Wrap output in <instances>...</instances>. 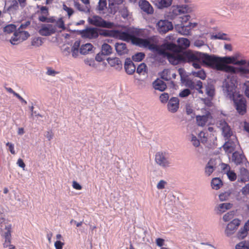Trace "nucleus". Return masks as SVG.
Masks as SVG:
<instances>
[{
  "label": "nucleus",
  "instance_id": "obj_2",
  "mask_svg": "<svg viewBox=\"0 0 249 249\" xmlns=\"http://www.w3.org/2000/svg\"><path fill=\"white\" fill-rule=\"evenodd\" d=\"M163 48L170 52L160 51V53L167 56L169 62L173 65L183 63V51H181L180 47L173 43H167L163 44Z\"/></svg>",
  "mask_w": 249,
  "mask_h": 249
},
{
  "label": "nucleus",
  "instance_id": "obj_60",
  "mask_svg": "<svg viewBox=\"0 0 249 249\" xmlns=\"http://www.w3.org/2000/svg\"><path fill=\"white\" fill-rule=\"evenodd\" d=\"M63 9L67 12L69 18H70L74 13V11L71 8L67 6L65 4L63 5Z\"/></svg>",
  "mask_w": 249,
  "mask_h": 249
},
{
  "label": "nucleus",
  "instance_id": "obj_57",
  "mask_svg": "<svg viewBox=\"0 0 249 249\" xmlns=\"http://www.w3.org/2000/svg\"><path fill=\"white\" fill-rule=\"evenodd\" d=\"M169 98V94L167 93L161 94L160 97V101L162 103H165L167 102Z\"/></svg>",
  "mask_w": 249,
  "mask_h": 249
},
{
  "label": "nucleus",
  "instance_id": "obj_48",
  "mask_svg": "<svg viewBox=\"0 0 249 249\" xmlns=\"http://www.w3.org/2000/svg\"><path fill=\"white\" fill-rule=\"evenodd\" d=\"M236 249H249V243L246 241H242L237 244Z\"/></svg>",
  "mask_w": 249,
  "mask_h": 249
},
{
  "label": "nucleus",
  "instance_id": "obj_53",
  "mask_svg": "<svg viewBox=\"0 0 249 249\" xmlns=\"http://www.w3.org/2000/svg\"><path fill=\"white\" fill-rule=\"evenodd\" d=\"M191 142H192V144L196 147H198L200 145L199 140L194 135H192L191 136Z\"/></svg>",
  "mask_w": 249,
  "mask_h": 249
},
{
  "label": "nucleus",
  "instance_id": "obj_54",
  "mask_svg": "<svg viewBox=\"0 0 249 249\" xmlns=\"http://www.w3.org/2000/svg\"><path fill=\"white\" fill-rule=\"evenodd\" d=\"M47 16L45 15H42L38 17V20L42 22H53V20L51 18H48L47 17Z\"/></svg>",
  "mask_w": 249,
  "mask_h": 249
},
{
  "label": "nucleus",
  "instance_id": "obj_15",
  "mask_svg": "<svg viewBox=\"0 0 249 249\" xmlns=\"http://www.w3.org/2000/svg\"><path fill=\"white\" fill-rule=\"evenodd\" d=\"M135 36H136L133 35V34H130L127 32L116 30L115 38H118L126 42L131 41L133 44L134 38H135Z\"/></svg>",
  "mask_w": 249,
  "mask_h": 249
},
{
  "label": "nucleus",
  "instance_id": "obj_49",
  "mask_svg": "<svg viewBox=\"0 0 249 249\" xmlns=\"http://www.w3.org/2000/svg\"><path fill=\"white\" fill-rule=\"evenodd\" d=\"M147 66L145 64L142 63L139 65L137 69V72L139 74L146 73Z\"/></svg>",
  "mask_w": 249,
  "mask_h": 249
},
{
  "label": "nucleus",
  "instance_id": "obj_52",
  "mask_svg": "<svg viewBox=\"0 0 249 249\" xmlns=\"http://www.w3.org/2000/svg\"><path fill=\"white\" fill-rule=\"evenodd\" d=\"M18 4L17 1L13 0L11 5L8 7L7 10L9 12H13L18 9Z\"/></svg>",
  "mask_w": 249,
  "mask_h": 249
},
{
  "label": "nucleus",
  "instance_id": "obj_63",
  "mask_svg": "<svg viewBox=\"0 0 249 249\" xmlns=\"http://www.w3.org/2000/svg\"><path fill=\"white\" fill-rule=\"evenodd\" d=\"M167 182L164 180H160L157 185V188L159 190H161L165 188Z\"/></svg>",
  "mask_w": 249,
  "mask_h": 249
},
{
  "label": "nucleus",
  "instance_id": "obj_46",
  "mask_svg": "<svg viewBox=\"0 0 249 249\" xmlns=\"http://www.w3.org/2000/svg\"><path fill=\"white\" fill-rule=\"evenodd\" d=\"M75 7L80 11L86 12L89 10V8L87 6L81 5L79 2L74 1Z\"/></svg>",
  "mask_w": 249,
  "mask_h": 249
},
{
  "label": "nucleus",
  "instance_id": "obj_38",
  "mask_svg": "<svg viewBox=\"0 0 249 249\" xmlns=\"http://www.w3.org/2000/svg\"><path fill=\"white\" fill-rule=\"evenodd\" d=\"M171 70L169 69H164L161 73L160 76L162 79L165 81H170L171 80L170 73Z\"/></svg>",
  "mask_w": 249,
  "mask_h": 249
},
{
  "label": "nucleus",
  "instance_id": "obj_56",
  "mask_svg": "<svg viewBox=\"0 0 249 249\" xmlns=\"http://www.w3.org/2000/svg\"><path fill=\"white\" fill-rule=\"evenodd\" d=\"M120 13L124 18H126L129 16V12L127 8L124 7L121 9Z\"/></svg>",
  "mask_w": 249,
  "mask_h": 249
},
{
  "label": "nucleus",
  "instance_id": "obj_64",
  "mask_svg": "<svg viewBox=\"0 0 249 249\" xmlns=\"http://www.w3.org/2000/svg\"><path fill=\"white\" fill-rule=\"evenodd\" d=\"M191 17L189 15H185L181 17H180V18H181V24H185L190 19Z\"/></svg>",
  "mask_w": 249,
  "mask_h": 249
},
{
  "label": "nucleus",
  "instance_id": "obj_16",
  "mask_svg": "<svg viewBox=\"0 0 249 249\" xmlns=\"http://www.w3.org/2000/svg\"><path fill=\"white\" fill-rule=\"evenodd\" d=\"M213 117L210 112H207L204 115H198L196 117V123L198 125L203 126L207 124H210L212 122Z\"/></svg>",
  "mask_w": 249,
  "mask_h": 249
},
{
  "label": "nucleus",
  "instance_id": "obj_31",
  "mask_svg": "<svg viewBox=\"0 0 249 249\" xmlns=\"http://www.w3.org/2000/svg\"><path fill=\"white\" fill-rule=\"evenodd\" d=\"M172 2V0H158L156 1L155 5L159 9H162L170 6Z\"/></svg>",
  "mask_w": 249,
  "mask_h": 249
},
{
  "label": "nucleus",
  "instance_id": "obj_14",
  "mask_svg": "<svg viewBox=\"0 0 249 249\" xmlns=\"http://www.w3.org/2000/svg\"><path fill=\"white\" fill-rule=\"evenodd\" d=\"M240 223L241 221L237 218L234 219L232 221L230 222L227 226L225 231L227 236H230L233 234L240 225Z\"/></svg>",
  "mask_w": 249,
  "mask_h": 249
},
{
  "label": "nucleus",
  "instance_id": "obj_1",
  "mask_svg": "<svg viewBox=\"0 0 249 249\" xmlns=\"http://www.w3.org/2000/svg\"><path fill=\"white\" fill-rule=\"evenodd\" d=\"M202 63L210 68L217 71H221L227 72L235 73L236 71V68L232 66L224 65L222 64V57L215 55H210L203 53L201 56Z\"/></svg>",
  "mask_w": 249,
  "mask_h": 249
},
{
  "label": "nucleus",
  "instance_id": "obj_8",
  "mask_svg": "<svg viewBox=\"0 0 249 249\" xmlns=\"http://www.w3.org/2000/svg\"><path fill=\"white\" fill-rule=\"evenodd\" d=\"M189 10V6L186 4L173 6L172 7L170 11L168 13L167 16L169 18L173 19L177 16L187 13Z\"/></svg>",
  "mask_w": 249,
  "mask_h": 249
},
{
  "label": "nucleus",
  "instance_id": "obj_13",
  "mask_svg": "<svg viewBox=\"0 0 249 249\" xmlns=\"http://www.w3.org/2000/svg\"><path fill=\"white\" fill-rule=\"evenodd\" d=\"M82 37L89 39H95L98 37V30L95 28H89L80 31Z\"/></svg>",
  "mask_w": 249,
  "mask_h": 249
},
{
  "label": "nucleus",
  "instance_id": "obj_43",
  "mask_svg": "<svg viewBox=\"0 0 249 249\" xmlns=\"http://www.w3.org/2000/svg\"><path fill=\"white\" fill-rule=\"evenodd\" d=\"M106 8H107V0H99L97 9L100 13H101Z\"/></svg>",
  "mask_w": 249,
  "mask_h": 249
},
{
  "label": "nucleus",
  "instance_id": "obj_6",
  "mask_svg": "<svg viewBox=\"0 0 249 249\" xmlns=\"http://www.w3.org/2000/svg\"><path fill=\"white\" fill-rule=\"evenodd\" d=\"M231 100L233 101L237 112L241 115L245 114L247 112V101L243 95H238Z\"/></svg>",
  "mask_w": 249,
  "mask_h": 249
},
{
  "label": "nucleus",
  "instance_id": "obj_18",
  "mask_svg": "<svg viewBox=\"0 0 249 249\" xmlns=\"http://www.w3.org/2000/svg\"><path fill=\"white\" fill-rule=\"evenodd\" d=\"M179 99L177 97H172L167 104L168 110L172 113H175L179 108Z\"/></svg>",
  "mask_w": 249,
  "mask_h": 249
},
{
  "label": "nucleus",
  "instance_id": "obj_28",
  "mask_svg": "<svg viewBox=\"0 0 249 249\" xmlns=\"http://www.w3.org/2000/svg\"><path fill=\"white\" fill-rule=\"evenodd\" d=\"M177 42L178 43L177 46L180 47L181 51H182L183 49H186L188 48L190 45V40L187 38L183 37L178 38Z\"/></svg>",
  "mask_w": 249,
  "mask_h": 249
},
{
  "label": "nucleus",
  "instance_id": "obj_29",
  "mask_svg": "<svg viewBox=\"0 0 249 249\" xmlns=\"http://www.w3.org/2000/svg\"><path fill=\"white\" fill-rule=\"evenodd\" d=\"M115 49L119 55H123L127 53L128 50L126 45L124 43H116Z\"/></svg>",
  "mask_w": 249,
  "mask_h": 249
},
{
  "label": "nucleus",
  "instance_id": "obj_59",
  "mask_svg": "<svg viewBox=\"0 0 249 249\" xmlns=\"http://www.w3.org/2000/svg\"><path fill=\"white\" fill-rule=\"evenodd\" d=\"M191 94V91L190 89H186L181 91L179 94V96L181 97L184 98L187 97Z\"/></svg>",
  "mask_w": 249,
  "mask_h": 249
},
{
  "label": "nucleus",
  "instance_id": "obj_7",
  "mask_svg": "<svg viewBox=\"0 0 249 249\" xmlns=\"http://www.w3.org/2000/svg\"><path fill=\"white\" fill-rule=\"evenodd\" d=\"M88 21L90 24L96 27L111 28L113 26V23L107 21L98 16H93L89 18Z\"/></svg>",
  "mask_w": 249,
  "mask_h": 249
},
{
  "label": "nucleus",
  "instance_id": "obj_4",
  "mask_svg": "<svg viewBox=\"0 0 249 249\" xmlns=\"http://www.w3.org/2000/svg\"><path fill=\"white\" fill-rule=\"evenodd\" d=\"M29 22L21 24L19 28L14 32V36L10 39V42L12 45H17L26 40L30 36L29 33L24 31L29 25Z\"/></svg>",
  "mask_w": 249,
  "mask_h": 249
},
{
  "label": "nucleus",
  "instance_id": "obj_3",
  "mask_svg": "<svg viewBox=\"0 0 249 249\" xmlns=\"http://www.w3.org/2000/svg\"><path fill=\"white\" fill-rule=\"evenodd\" d=\"M237 81L234 78L225 79L223 83V90L226 97L231 100L240 95L236 91Z\"/></svg>",
  "mask_w": 249,
  "mask_h": 249
},
{
  "label": "nucleus",
  "instance_id": "obj_19",
  "mask_svg": "<svg viewBox=\"0 0 249 249\" xmlns=\"http://www.w3.org/2000/svg\"><path fill=\"white\" fill-rule=\"evenodd\" d=\"M140 8L147 14H152L154 9L149 2L146 0H140L139 2Z\"/></svg>",
  "mask_w": 249,
  "mask_h": 249
},
{
  "label": "nucleus",
  "instance_id": "obj_27",
  "mask_svg": "<svg viewBox=\"0 0 249 249\" xmlns=\"http://www.w3.org/2000/svg\"><path fill=\"white\" fill-rule=\"evenodd\" d=\"M132 33L135 36L147 37L149 36V30L146 29L135 28L132 31Z\"/></svg>",
  "mask_w": 249,
  "mask_h": 249
},
{
  "label": "nucleus",
  "instance_id": "obj_33",
  "mask_svg": "<svg viewBox=\"0 0 249 249\" xmlns=\"http://www.w3.org/2000/svg\"><path fill=\"white\" fill-rule=\"evenodd\" d=\"M211 39L213 40L214 39H221L224 40H229L230 38L226 34L219 32L216 35H212L211 36Z\"/></svg>",
  "mask_w": 249,
  "mask_h": 249
},
{
  "label": "nucleus",
  "instance_id": "obj_51",
  "mask_svg": "<svg viewBox=\"0 0 249 249\" xmlns=\"http://www.w3.org/2000/svg\"><path fill=\"white\" fill-rule=\"evenodd\" d=\"M228 176V178L231 181H235L236 179L237 176L236 174L233 171L230 170L226 173Z\"/></svg>",
  "mask_w": 249,
  "mask_h": 249
},
{
  "label": "nucleus",
  "instance_id": "obj_40",
  "mask_svg": "<svg viewBox=\"0 0 249 249\" xmlns=\"http://www.w3.org/2000/svg\"><path fill=\"white\" fill-rule=\"evenodd\" d=\"M232 206V204L230 203H222L219 205L218 209L221 213H224L226 210L231 209Z\"/></svg>",
  "mask_w": 249,
  "mask_h": 249
},
{
  "label": "nucleus",
  "instance_id": "obj_58",
  "mask_svg": "<svg viewBox=\"0 0 249 249\" xmlns=\"http://www.w3.org/2000/svg\"><path fill=\"white\" fill-rule=\"evenodd\" d=\"M221 169L222 170V171L224 174H226L228 172V171H230L231 170V167L229 164L222 163L220 165Z\"/></svg>",
  "mask_w": 249,
  "mask_h": 249
},
{
  "label": "nucleus",
  "instance_id": "obj_22",
  "mask_svg": "<svg viewBox=\"0 0 249 249\" xmlns=\"http://www.w3.org/2000/svg\"><path fill=\"white\" fill-rule=\"evenodd\" d=\"M124 69L128 74H132L135 71L136 67L130 58H126L124 63Z\"/></svg>",
  "mask_w": 249,
  "mask_h": 249
},
{
  "label": "nucleus",
  "instance_id": "obj_11",
  "mask_svg": "<svg viewBox=\"0 0 249 249\" xmlns=\"http://www.w3.org/2000/svg\"><path fill=\"white\" fill-rule=\"evenodd\" d=\"M158 32L161 34L166 33L173 29L171 22L167 20H160L156 24Z\"/></svg>",
  "mask_w": 249,
  "mask_h": 249
},
{
  "label": "nucleus",
  "instance_id": "obj_9",
  "mask_svg": "<svg viewBox=\"0 0 249 249\" xmlns=\"http://www.w3.org/2000/svg\"><path fill=\"white\" fill-rule=\"evenodd\" d=\"M202 53H194L190 51H183V63H193L194 61H201Z\"/></svg>",
  "mask_w": 249,
  "mask_h": 249
},
{
  "label": "nucleus",
  "instance_id": "obj_25",
  "mask_svg": "<svg viewBox=\"0 0 249 249\" xmlns=\"http://www.w3.org/2000/svg\"><path fill=\"white\" fill-rule=\"evenodd\" d=\"M153 87L156 90L160 91H164L166 89V84L162 80L160 79H157L152 84Z\"/></svg>",
  "mask_w": 249,
  "mask_h": 249
},
{
  "label": "nucleus",
  "instance_id": "obj_30",
  "mask_svg": "<svg viewBox=\"0 0 249 249\" xmlns=\"http://www.w3.org/2000/svg\"><path fill=\"white\" fill-rule=\"evenodd\" d=\"M0 235L1 237L4 239V241L3 243V248H6L9 247L11 245V232H9L8 233H1Z\"/></svg>",
  "mask_w": 249,
  "mask_h": 249
},
{
  "label": "nucleus",
  "instance_id": "obj_47",
  "mask_svg": "<svg viewBox=\"0 0 249 249\" xmlns=\"http://www.w3.org/2000/svg\"><path fill=\"white\" fill-rule=\"evenodd\" d=\"M145 54L143 53H137L133 55L132 59L135 62L141 61L144 57Z\"/></svg>",
  "mask_w": 249,
  "mask_h": 249
},
{
  "label": "nucleus",
  "instance_id": "obj_37",
  "mask_svg": "<svg viewBox=\"0 0 249 249\" xmlns=\"http://www.w3.org/2000/svg\"><path fill=\"white\" fill-rule=\"evenodd\" d=\"M116 30H102L99 33V35H100L101 36H110V37H115V33Z\"/></svg>",
  "mask_w": 249,
  "mask_h": 249
},
{
  "label": "nucleus",
  "instance_id": "obj_45",
  "mask_svg": "<svg viewBox=\"0 0 249 249\" xmlns=\"http://www.w3.org/2000/svg\"><path fill=\"white\" fill-rule=\"evenodd\" d=\"M43 39L41 37H35L33 39L31 44L32 46L39 47L43 44Z\"/></svg>",
  "mask_w": 249,
  "mask_h": 249
},
{
  "label": "nucleus",
  "instance_id": "obj_42",
  "mask_svg": "<svg viewBox=\"0 0 249 249\" xmlns=\"http://www.w3.org/2000/svg\"><path fill=\"white\" fill-rule=\"evenodd\" d=\"M108 64L111 66V67H114L116 65H120L121 64V61L119 60V58L115 57V58H108L107 59Z\"/></svg>",
  "mask_w": 249,
  "mask_h": 249
},
{
  "label": "nucleus",
  "instance_id": "obj_23",
  "mask_svg": "<svg viewBox=\"0 0 249 249\" xmlns=\"http://www.w3.org/2000/svg\"><path fill=\"white\" fill-rule=\"evenodd\" d=\"M175 28L178 33L181 35L188 36L190 34L191 28L189 27V26H188V24H178L175 26Z\"/></svg>",
  "mask_w": 249,
  "mask_h": 249
},
{
  "label": "nucleus",
  "instance_id": "obj_35",
  "mask_svg": "<svg viewBox=\"0 0 249 249\" xmlns=\"http://www.w3.org/2000/svg\"><path fill=\"white\" fill-rule=\"evenodd\" d=\"M112 48L107 43H104L102 46L101 52L104 55H108L112 53Z\"/></svg>",
  "mask_w": 249,
  "mask_h": 249
},
{
  "label": "nucleus",
  "instance_id": "obj_24",
  "mask_svg": "<svg viewBox=\"0 0 249 249\" xmlns=\"http://www.w3.org/2000/svg\"><path fill=\"white\" fill-rule=\"evenodd\" d=\"M232 160L236 165H239L246 160V158L243 154L235 151L232 154Z\"/></svg>",
  "mask_w": 249,
  "mask_h": 249
},
{
  "label": "nucleus",
  "instance_id": "obj_62",
  "mask_svg": "<svg viewBox=\"0 0 249 249\" xmlns=\"http://www.w3.org/2000/svg\"><path fill=\"white\" fill-rule=\"evenodd\" d=\"M230 194L227 192H225L220 194L219 196V198L220 201H224L227 200Z\"/></svg>",
  "mask_w": 249,
  "mask_h": 249
},
{
  "label": "nucleus",
  "instance_id": "obj_41",
  "mask_svg": "<svg viewBox=\"0 0 249 249\" xmlns=\"http://www.w3.org/2000/svg\"><path fill=\"white\" fill-rule=\"evenodd\" d=\"M16 26L12 24L6 25L3 28V32L7 34H11L16 31Z\"/></svg>",
  "mask_w": 249,
  "mask_h": 249
},
{
  "label": "nucleus",
  "instance_id": "obj_20",
  "mask_svg": "<svg viewBox=\"0 0 249 249\" xmlns=\"http://www.w3.org/2000/svg\"><path fill=\"white\" fill-rule=\"evenodd\" d=\"M220 127L222 129V133L224 137L229 138L232 134V131L227 122L224 120L219 121Z\"/></svg>",
  "mask_w": 249,
  "mask_h": 249
},
{
  "label": "nucleus",
  "instance_id": "obj_39",
  "mask_svg": "<svg viewBox=\"0 0 249 249\" xmlns=\"http://www.w3.org/2000/svg\"><path fill=\"white\" fill-rule=\"evenodd\" d=\"M237 60L233 57H222V64L228 65V64H233L235 65Z\"/></svg>",
  "mask_w": 249,
  "mask_h": 249
},
{
  "label": "nucleus",
  "instance_id": "obj_12",
  "mask_svg": "<svg viewBox=\"0 0 249 249\" xmlns=\"http://www.w3.org/2000/svg\"><path fill=\"white\" fill-rule=\"evenodd\" d=\"M56 31V26L51 24H43L38 31L39 34L43 36H49Z\"/></svg>",
  "mask_w": 249,
  "mask_h": 249
},
{
  "label": "nucleus",
  "instance_id": "obj_5",
  "mask_svg": "<svg viewBox=\"0 0 249 249\" xmlns=\"http://www.w3.org/2000/svg\"><path fill=\"white\" fill-rule=\"evenodd\" d=\"M154 161L158 166L165 169L172 166V161L168 153L159 151L155 155Z\"/></svg>",
  "mask_w": 249,
  "mask_h": 249
},
{
  "label": "nucleus",
  "instance_id": "obj_17",
  "mask_svg": "<svg viewBox=\"0 0 249 249\" xmlns=\"http://www.w3.org/2000/svg\"><path fill=\"white\" fill-rule=\"evenodd\" d=\"M12 232V225L9 223L4 216L0 217V234L1 233Z\"/></svg>",
  "mask_w": 249,
  "mask_h": 249
},
{
  "label": "nucleus",
  "instance_id": "obj_44",
  "mask_svg": "<svg viewBox=\"0 0 249 249\" xmlns=\"http://www.w3.org/2000/svg\"><path fill=\"white\" fill-rule=\"evenodd\" d=\"M248 233V231L244 227L241 228L237 233V237L239 239H242L247 236Z\"/></svg>",
  "mask_w": 249,
  "mask_h": 249
},
{
  "label": "nucleus",
  "instance_id": "obj_21",
  "mask_svg": "<svg viewBox=\"0 0 249 249\" xmlns=\"http://www.w3.org/2000/svg\"><path fill=\"white\" fill-rule=\"evenodd\" d=\"M216 168V160L211 159L209 160L205 168V173L208 176H210Z\"/></svg>",
  "mask_w": 249,
  "mask_h": 249
},
{
  "label": "nucleus",
  "instance_id": "obj_50",
  "mask_svg": "<svg viewBox=\"0 0 249 249\" xmlns=\"http://www.w3.org/2000/svg\"><path fill=\"white\" fill-rule=\"evenodd\" d=\"M193 75L202 79H205L206 76L205 72L203 70H199L197 71L193 72Z\"/></svg>",
  "mask_w": 249,
  "mask_h": 249
},
{
  "label": "nucleus",
  "instance_id": "obj_32",
  "mask_svg": "<svg viewBox=\"0 0 249 249\" xmlns=\"http://www.w3.org/2000/svg\"><path fill=\"white\" fill-rule=\"evenodd\" d=\"M205 92L209 98L212 99L215 94V88L213 85L208 84L205 87Z\"/></svg>",
  "mask_w": 249,
  "mask_h": 249
},
{
  "label": "nucleus",
  "instance_id": "obj_55",
  "mask_svg": "<svg viewBox=\"0 0 249 249\" xmlns=\"http://www.w3.org/2000/svg\"><path fill=\"white\" fill-rule=\"evenodd\" d=\"M56 27H58L59 28L63 30H65L66 28L64 24V22L62 18H60L56 21Z\"/></svg>",
  "mask_w": 249,
  "mask_h": 249
},
{
  "label": "nucleus",
  "instance_id": "obj_10",
  "mask_svg": "<svg viewBox=\"0 0 249 249\" xmlns=\"http://www.w3.org/2000/svg\"><path fill=\"white\" fill-rule=\"evenodd\" d=\"M133 44L139 46L141 47L148 48L150 50H158V46L153 44L151 43L150 40L147 38H140L135 36L134 38Z\"/></svg>",
  "mask_w": 249,
  "mask_h": 249
},
{
  "label": "nucleus",
  "instance_id": "obj_34",
  "mask_svg": "<svg viewBox=\"0 0 249 249\" xmlns=\"http://www.w3.org/2000/svg\"><path fill=\"white\" fill-rule=\"evenodd\" d=\"M93 46L90 43L82 45L80 48V53L82 54H86L92 51Z\"/></svg>",
  "mask_w": 249,
  "mask_h": 249
},
{
  "label": "nucleus",
  "instance_id": "obj_61",
  "mask_svg": "<svg viewBox=\"0 0 249 249\" xmlns=\"http://www.w3.org/2000/svg\"><path fill=\"white\" fill-rule=\"evenodd\" d=\"M233 216V213L232 212H229L224 215L223 217V219L224 221L227 222L230 221L231 219H232Z\"/></svg>",
  "mask_w": 249,
  "mask_h": 249
},
{
  "label": "nucleus",
  "instance_id": "obj_36",
  "mask_svg": "<svg viewBox=\"0 0 249 249\" xmlns=\"http://www.w3.org/2000/svg\"><path fill=\"white\" fill-rule=\"evenodd\" d=\"M222 185V181L219 178H215L212 179L211 186L213 189L218 190Z\"/></svg>",
  "mask_w": 249,
  "mask_h": 249
},
{
  "label": "nucleus",
  "instance_id": "obj_26",
  "mask_svg": "<svg viewBox=\"0 0 249 249\" xmlns=\"http://www.w3.org/2000/svg\"><path fill=\"white\" fill-rule=\"evenodd\" d=\"M187 85L190 88L192 89H196L197 90H198L199 93H203V91L201 90L203 86L202 82L201 81H197L196 82L191 80L188 81L187 83Z\"/></svg>",
  "mask_w": 249,
  "mask_h": 249
}]
</instances>
